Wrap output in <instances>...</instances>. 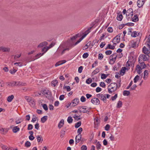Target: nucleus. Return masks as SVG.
Instances as JSON below:
<instances>
[{
    "label": "nucleus",
    "instance_id": "f257e3e1",
    "mask_svg": "<svg viewBox=\"0 0 150 150\" xmlns=\"http://www.w3.org/2000/svg\"><path fill=\"white\" fill-rule=\"evenodd\" d=\"M79 37V34H76L74 36L71 38L70 40H68L64 45L66 46V48L63 50L61 54H63L66 51H68L72 47L75 46L74 44V40Z\"/></svg>",
    "mask_w": 150,
    "mask_h": 150
},
{
    "label": "nucleus",
    "instance_id": "f03ea898",
    "mask_svg": "<svg viewBox=\"0 0 150 150\" xmlns=\"http://www.w3.org/2000/svg\"><path fill=\"white\" fill-rule=\"evenodd\" d=\"M145 45L149 49H148L145 46H144L142 48V52L144 54L149 55L150 54V41L148 39Z\"/></svg>",
    "mask_w": 150,
    "mask_h": 150
},
{
    "label": "nucleus",
    "instance_id": "7ed1b4c3",
    "mask_svg": "<svg viewBox=\"0 0 150 150\" xmlns=\"http://www.w3.org/2000/svg\"><path fill=\"white\" fill-rule=\"evenodd\" d=\"M149 58V56L148 54H141L140 55L139 57V62H140V61H146L148 60Z\"/></svg>",
    "mask_w": 150,
    "mask_h": 150
},
{
    "label": "nucleus",
    "instance_id": "20e7f679",
    "mask_svg": "<svg viewBox=\"0 0 150 150\" xmlns=\"http://www.w3.org/2000/svg\"><path fill=\"white\" fill-rule=\"evenodd\" d=\"M25 99L27 102L29 103L30 105L31 106H33L35 104V101L34 99L28 96H26Z\"/></svg>",
    "mask_w": 150,
    "mask_h": 150
},
{
    "label": "nucleus",
    "instance_id": "39448f33",
    "mask_svg": "<svg viewBox=\"0 0 150 150\" xmlns=\"http://www.w3.org/2000/svg\"><path fill=\"white\" fill-rule=\"evenodd\" d=\"M42 94L44 95L47 98L49 99L50 98L51 93L48 90L44 89L42 90Z\"/></svg>",
    "mask_w": 150,
    "mask_h": 150
},
{
    "label": "nucleus",
    "instance_id": "423d86ee",
    "mask_svg": "<svg viewBox=\"0 0 150 150\" xmlns=\"http://www.w3.org/2000/svg\"><path fill=\"white\" fill-rule=\"evenodd\" d=\"M79 98H77L74 99L73 100L72 102L70 103L69 106H75L78 104V103L79 102Z\"/></svg>",
    "mask_w": 150,
    "mask_h": 150
},
{
    "label": "nucleus",
    "instance_id": "0eeeda50",
    "mask_svg": "<svg viewBox=\"0 0 150 150\" xmlns=\"http://www.w3.org/2000/svg\"><path fill=\"white\" fill-rule=\"evenodd\" d=\"M91 102L93 104L98 105L99 104L100 101L99 99L97 98H94L91 99Z\"/></svg>",
    "mask_w": 150,
    "mask_h": 150
},
{
    "label": "nucleus",
    "instance_id": "6e6552de",
    "mask_svg": "<svg viewBox=\"0 0 150 150\" xmlns=\"http://www.w3.org/2000/svg\"><path fill=\"white\" fill-rule=\"evenodd\" d=\"M91 28H88L87 30L86 31V32H88L87 34H84L81 38H80L79 40L77 41L74 44V45H77L78 43H79L90 32V29Z\"/></svg>",
    "mask_w": 150,
    "mask_h": 150
},
{
    "label": "nucleus",
    "instance_id": "1a4fd4ad",
    "mask_svg": "<svg viewBox=\"0 0 150 150\" xmlns=\"http://www.w3.org/2000/svg\"><path fill=\"white\" fill-rule=\"evenodd\" d=\"M117 87H108V92L109 93H111L115 91L117 88Z\"/></svg>",
    "mask_w": 150,
    "mask_h": 150
},
{
    "label": "nucleus",
    "instance_id": "9d476101",
    "mask_svg": "<svg viewBox=\"0 0 150 150\" xmlns=\"http://www.w3.org/2000/svg\"><path fill=\"white\" fill-rule=\"evenodd\" d=\"M97 97L100 99L104 101L106 100V98L105 96L102 94H98L97 95Z\"/></svg>",
    "mask_w": 150,
    "mask_h": 150
},
{
    "label": "nucleus",
    "instance_id": "9b49d317",
    "mask_svg": "<svg viewBox=\"0 0 150 150\" xmlns=\"http://www.w3.org/2000/svg\"><path fill=\"white\" fill-rule=\"evenodd\" d=\"M145 0H138L137 1L138 6L140 8L143 6L145 3Z\"/></svg>",
    "mask_w": 150,
    "mask_h": 150
},
{
    "label": "nucleus",
    "instance_id": "f8f14e48",
    "mask_svg": "<svg viewBox=\"0 0 150 150\" xmlns=\"http://www.w3.org/2000/svg\"><path fill=\"white\" fill-rule=\"evenodd\" d=\"M120 35H117L113 39L112 42H116L117 43H118L120 41Z\"/></svg>",
    "mask_w": 150,
    "mask_h": 150
},
{
    "label": "nucleus",
    "instance_id": "ddd939ff",
    "mask_svg": "<svg viewBox=\"0 0 150 150\" xmlns=\"http://www.w3.org/2000/svg\"><path fill=\"white\" fill-rule=\"evenodd\" d=\"M0 50L3 52H8L10 51V48L8 47H6L3 46L0 47Z\"/></svg>",
    "mask_w": 150,
    "mask_h": 150
},
{
    "label": "nucleus",
    "instance_id": "4468645a",
    "mask_svg": "<svg viewBox=\"0 0 150 150\" xmlns=\"http://www.w3.org/2000/svg\"><path fill=\"white\" fill-rule=\"evenodd\" d=\"M143 69L141 68L139 64H138L137 65L136 70L137 73L139 74H140L142 73V70Z\"/></svg>",
    "mask_w": 150,
    "mask_h": 150
},
{
    "label": "nucleus",
    "instance_id": "2eb2a0df",
    "mask_svg": "<svg viewBox=\"0 0 150 150\" xmlns=\"http://www.w3.org/2000/svg\"><path fill=\"white\" fill-rule=\"evenodd\" d=\"M81 138V134H78L77 135L76 137V144L77 143H79Z\"/></svg>",
    "mask_w": 150,
    "mask_h": 150
},
{
    "label": "nucleus",
    "instance_id": "dca6fc26",
    "mask_svg": "<svg viewBox=\"0 0 150 150\" xmlns=\"http://www.w3.org/2000/svg\"><path fill=\"white\" fill-rule=\"evenodd\" d=\"M126 15L127 16L131 15L132 16L133 15V12L132 9L131 8H130L127 10Z\"/></svg>",
    "mask_w": 150,
    "mask_h": 150
},
{
    "label": "nucleus",
    "instance_id": "f3484780",
    "mask_svg": "<svg viewBox=\"0 0 150 150\" xmlns=\"http://www.w3.org/2000/svg\"><path fill=\"white\" fill-rule=\"evenodd\" d=\"M144 74L143 78L144 79H146L148 76L149 71L147 70H145L144 71Z\"/></svg>",
    "mask_w": 150,
    "mask_h": 150
},
{
    "label": "nucleus",
    "instance_id": "a211bd4d",
    "mask_svg": "<svg viewBox=\"0 0 150 150\" xmlns=\"http://www.w3.org/2000/svg\"><path fill=\"white\" fill-rule=\"evenodd\" d=\"M128 70V69L126 68L125 67H122L120 71V73L121 75L122 76L123 75L125 74V70Z\"/></svg>",
    "mask_w": 150,
    "mask_h": 150
},
{
    "label": "nucleus",
    "instance_id": "6ab92c4d",
    "mask_svg": "<svg viewBox=\"0 0 150 150\" xmlns=\"http://www.w3.org/2000/svg\"><path fill=\"white\" fill-rule=\"evenodd\" d=\"M116 58L115 57L112 58L110 57V61H109V63L110 64H113L115 61H116Z\"/></svg>",
    "mask_w": 150,
    "mask_h": 150
},
{
    "label": "nucleus",
    "instance_id": "aec40b11",
    "mask_svg": "<svg viewBox=\"0 0 150 150\" xmlns=\"http://www.w3.org/2000/svg\"><path fill=\"white\" fill-rule=\"evenodd\" d=\"M64 125V120L62 119L60 121L58 125V127L59 129L61 128Z\"/></svg>",
    "mask_w": 150,
    "mask_h": 150
},
{
    "label": "nucleus",
    "instance_id": "412c9836",
    "mask_svg": "<svg viewBox=\"0 0 150 150\" xmlns=\"http://www.w3.org/2000/svg\"><path fill=\"white\" fill-rule=\"evenodd\" d=\"M8 131V129L7 128H1L0 129V132L3 134L6 133Z\"/></svg>",
    "mask_w": 150,
    "mask_h": 150
},
{
    "label": "nucleus",
    "instance_id": "4be33fe9",
    "mask_svg": "<svg viewBox=\"0 0 150 150\" xmlns=\"http://www.w3.org/2000/svg\"><path fill=\"white\" fill-rule=\"evenodd\" d=\"M47 45V42H44L41 43L38 46V47H41L44 46H46Z\"/></svg>",
    "mask_w": 150,
    "mask_h": 150
},
{
    "label": "nucleus",
    "instance_id": "5701e85b",
    "mask_svg": "<svg viewBox=\"0 0 150 150\" xmlns=\"http://www.w3.org/2000/svg\"><path fill=\"white\" fill-rule=\"evenodd\" d=\"M16 86H24L26 85V83H23L20 81H16Z\"/></svg>",
    "mask_w": 150,
    "mask_h": 150
},
{
    "label": "nucleus",
    "instance_id": "b1692460",
    "mask_svg": "<svg viewBox=\"0 0 150 150\" xmlns=\"http://www.w3.org/2000/svg\"><path fill=\"white\" fill-rule=\"evenodd\" d=\"M20 128L17 126H15L13 127L12 129L13 132L15 133H16L17 132L19 131Z\"/></svg>",
    "mask_w": 150,
    "mask_h": 150
},
{
    "label": "nucleus",
    "instance_id": "393cba45",
    "mask_svg": "<svg viewBox=\"0 0 150 150\" xmlns=\"http://www.w3.org/2000/svg\"><path fill=\"white\" fill-rule=\"evenodd\" d=\"M36 137L38 142H39L41 141V143L43 141V138L41 135H38Z\"/></svg>",
    "mask_w": 150,
    "mask_h": 150
},
{
    "label": "nucleus",
    "instance_id": "a878e982",
    "mask_svg": "<svg viewBox=\"0 0 150 150\" xmlns=\"http://www.w3.org/2000/svg\"><path fill=\"white\" fill-rule=\"evenodd\" d=\"M80 112H83V113H86L87 112V110H86V108H84V106H82L80 108Z\"/></svg>",
    "mask_w": 150,
    "mask_h": 150
},
{
    "label": "nucleus",
    "instance_id": "bb28decb",
    "mask_svg": "<svg viewBox=\"0 0 150 150\" xmlns=\"http://www.w3.org/2000/svg\"><path fill=\"white\" fill-rule=\"evenodd\" d=\"M139 63L140 64V65H139L141 68L144 69L146 67V66L144 62H142V61H140V62H139Z\"/></svg>",
    "mask_w": 150,
    "mask_h": 150
},
{
    "label": "nucleus",
    "instance_id": "cd10ccee",
    "mask_svg": "<svg viewBox=\"0 0 150 150\" xmlns=\"http://www.w3.org/2000/svg\"><path fill=\"white\" fill-rule=\"evenodd\" d=\"M132 21L134 22H136L138 21V18L137 14L135 15L133 18H132Z\"/></svg>",
    "mask_w": 150,
    "mask_h": 150
},
{
    "label": "nucleus",
    "instance_id": "c85d7f7f",
    "mask_svg": "<svg viewBox=\"0 0 150 150\" xmlns=\"http://www.w3.org/2000/svg\"><path fill=\"white\" fill-rule=\"evenodd\" d=\"M14 98V96L11 95L8 97L7 100L9 102H11Z\"/></svg>",
    "mask_w": 150,
    "mask_h": 150
},
{
    "label": "nucleus",
    "instance_id": "c756f323",
    "mask_svg": "<svg viewBox=\"0 0 150 150\" xmlns=\"http://www.w3.org/2000/svg\"><path fill=\"white\" fill-rule=\"evenodd\" d=\"M139 34V33H138L137 32L134 31L132 33L131 35L132 37H135L138 36Z\"/></svg>",
    "mask_w": 150,
    "mask_h": 150
},
{
    "label": "nucleus",
    "instance_id": "7c9ffc66",
    "mask_svg": "<svg viewBox=\"0 0 150 150\" xmlns=\"http://www.w3.org/2000/svg\"><path fill=\"white\" fill-rule=\"evenodd\" d=\"M47 116H45L41 118V121L42 123H44L47 120Z\"/></svg>",
    "mask_w": 150,
    "mask_h": 150
},
{
    "label": "nucleus",
    "instance_id": "2f4dec72",
    "mask_svg": "<svg viewBox=\"0 0 150 150\" xmlns=\"http://www.w3.org/2000/svg\"><path fill=\"white\" fill-rule=\"evenodd\" d=\"M130 94L129 91L125 90L123 92V95L124 96H128Z\"/></svg>",
    "mask_w": 150,
    "mask_h": 150
},
{
    "label": "nucleus",
    "instance_id": "473e14b6",
    "mask_svg": "<svg viewBox=\"0 0 150 150\" xmlns=\"http://www.w3.org/2000/svg\"><path fill=\"white\" fill-rule=\"evenodd\" d=\"M122 102L121 101L119 100L117 104V108H120L122 107Z\"/></svg>",
    "mask_w": 150,
    "mask_h": 150
},
{
    "label": "nucleus",
    "instance_id": "72a5a7b5",
    "mask_svg": "<svg viewBox=\"0 0 150 150\" xmlns=\"http://www.w3.org/2000/svg\"><path fill=\"white\" fill-rule=\"evenodd\" d=\"M123 18V16L122 14H120L117 16V19L119 21H121Z\"/></svg>",
    "mask_w": 150,
    "mask_h": 150
},
{
    "label": "nucleus",
    "instance_id": "f704fd0d",
    "mask_svg": "<svg viewBox=\"0 0 150 150\" xmlns=\"http://www.w3.org/2000/svg\"><path fill=\"white\" fill-rule=\"evenodd\" d=\"M131 46L133 48H135L136 47V44L137 42H134L133 41H132L131 42Z\"/></svg>",
    "mask_w": 150,
    "mask_h": 150
},
{
    "label": "nucleus",
    "instance_id": "c9c22d12",
    "mask_svg": "<svg viewBox=\"0 0 150 150\" xmlns=\"http://www.w3.org/2000/svg\"><path fill=\"white\" fill-rule=\"evenodd\" d=\"M58 83V82L57 80H56L53 81L51 82V85L52 86H55Z\"/></svg>",
    "mask_w": 150,
    "mask_h": 150
},
{
    "label": "nucleus",
    "instance_id": "e433bc0d",
    "mask_svg": "<svg viewBox=\"0 0 150 150\" xmlns=\"http://www.w3.org/2000/svg\"><path fill=\"white\" fill-rule=\"evenodd\" d=\"M44 54V53H40L37 54V55L35 56V59H37L39 58L42 56Z\"/></svg>",
    "mask_w": 150,
    "mask_h": 150
},
{
    "label": "nucleus",
    "instance_id": "4c0bfd02",
    "mask_svg": "<svg viewBox=\"0 0 150 150\" xmlns=\"http://www.w3.org/2000/svg\"><path fill=\"white\" fill-rule=\"evenodd\" d=\"M111 86L117 88V85L115 83H111L109 85L108 87Z\"/></svg>",
    "mask_w": 150,
    "mask_h": 150
},
{
    "label": "nucleus",
    "instance_id": "58836bf2",
    "mask_svg": "<svg viewBox=\"0 0 150 150\" xmlns=\"http://www.w3.org/2000/svg\"><path fill=\"white\" fill-rule=\"evenodd\" d=\"M101 144H100L99 142H98L96 144V148L98 150H99L101 148Z\"/></svg>",
    "mask_w": 150,
    "mask_h": 150
},
{
    "label": "nucleus",
    "instance_id": "ea45409f",
    "mask_svg": "<svg viewBox=\"0 0 150 150\" xmlns=\"http://www.w3.org/2000/svg\"><path fill=\"white\" fill-rule=\"evenodd\" d=\"M73 120L71 117L69 116L68 117L67 121L70 124L72 122Z\"/></svg>",
    "mask_w": 150,
    "mask_h": 150
},
{
    "label": "nucleus",
    "instance_id": "a19ab883",
    "mask_svg": "<svg viewBox=\"0 0 150 150\" xmlns=\"http://www.w3.org/2000/svg\"><path fill=\"white\" fill-rule=\"evenodd\" d=\"M31 143L30 142L28 141L26 142L25 144V146L27 147H29Z\"/></svg>",
    "mask_w": 150,
    "mask_h": 150
},
{
    "label": "nucleus",
    "instance_id": "79ce46f5",
    "mask_svg": "<svg viewBox=\"0 0 150 150\" xmlns=\"http://www.w3.org/2000/svg\"><path fill=\"white\" fill-rule=\"evenodd\" d=\"M81 121H79L78 122L76 123L75 127L76 128H78L81 125Z\"/></svg>",
    "mask_w": 150,
    "mask_h": 150
},
{
    "label": "nucleus",
    "instance_id": "37998d69",
    "mask_svg": "<svg viewBox=\"0 0 150 150\" xmlns=\"http://www.w3.org/2000/svg\"><path fill=\"white\" fill-rule=\"evenodd\" d=\"M139 76L138 75L136 76L134 79V82L136 83L139 79Z\"/></svg>",
    "mask_w": 150,
    "mask_h": 150
},
{
    "label": "nucleus",
    "instance_id": "c03bdc74",
    "mask_svg": "<svg viewBox=\"0 0 150 150\" xmlns=\"http://www.w3.org/2000/svg\"><path fill=\"white\" fill-rule=\"evenodd\" d=\"M108 48L110 49L114 50L115 48V46L114 45H111L110 44H109L108 45Z\"/></svg>",
    "mask_w": 150,
    "mask_h": 150
},
{
    "label": "nucleus",
    "instance_id": "a18cd8bd",
    "mask_svg": "<svg viewBox=\"0 0 150 150\" xmlns=\"http://www.w3.org/2000/svg\"><path fill=\"white\" fill-rule=\"evenodd\" d=\"M49 50L47 47H45L43 48L42 50V52L43 53H45Z\"/></svg>",
    "mask_w": 150,
    "mask_h": 150
},
{
    "label": "nucleus",
    "instance_id": "49530a36",
    "mask_svg": "<svg viewBox=\"0 0 150 150\" xmlns=\"http://www.w3.org/2000/svg\"><path fill=\"white\" fill-rule=\"evenodd\" d=\"M100 120L97 118L96 119H95L94 120V124L95 126L98 125V124L99 123Z\"/></svg>",
    "mask_w": 150,
    "mask_h": 150
},
{
    "label": "nucleus",
    "instance_id": "de8ad7c7",
    "mask_svg": "<svg viewBox=\"0 0 150 150\" xmlns=\"http://www.w3.org/2000/svg\"><path fill=\"white\" fill-rule=\"evenodd\" d=\"M108 76V75L107 74H101V78L102 79H105L107 78Z\"/></svg>",
    "mask_w": 150,
    "mask_h": 150
},
{
    "label": "nucleus",
    "instance_id": "09e8293b",
    "mask_svg": "<svg viewBox=\"0 0 150 150\" xmlns=\"http://www.w3.org/2000/svg\"><path fill=\"white\" fill-rule=\"evenodd\" d=\"M92 81V80L91 78H88L87 79L86 81V82L88 84H90Z\"/></svg>",
    "mask_w": 150,
    "mask_h": 150
},
{
    "label": "nucleus",
    "instance_id": "8fccbe9b",
    "mask_svg": "<svg viewBox=\"0 0 150 150\" xmlns=\"http://www.w3.org/2000/svg\"><path fill=\"white\" fill-rule=\"evenodd\" d=\"M14 64L17 66L21 67L23 66V65L21 62H16Z\"/></svg>",
    "mask_w": 150,
    "mask_h": 150
},
{
    "label": "nucleus",
    "instance_id": "3c124183",
    "mask_svg": "<svg viewBox=\"0 0 150 150\" xmlns=\"http://www.w3.org/2000/svg\"><path fill=\"white\" fill-rule=\"evenodd\" d=\"M117 97V94H115L114 96H112L111 98V99L112 100L114 101L115 100Z\"/></svg>",
    "mask_w": 150,
    "mask_h": 150
},
{
    "label": "nucleus",
    "instance_id": "603ef678",
    "mask_svg": "<svg viewBox=\"0 0 150 150\" xmlns=\"http://www.w3.org/2000/svg\"><path fill=\"white\" fill-rule=\"evenodd\" d=\"M99 72V70L98 69H96L95 70H94L93 72L92 73V74L93 75H95Z\"/></svg>",
    "mask_w": 150,
    "mask_h": 150
},
{
    "label": "nucleus",
    "instance_id": "864d4df0",
    "mask_svg": "<svg viewBox=\"0 0 150 150\" xmlns=\"http://www.w3.org/2000/svg\"><path fill=\"white\" fill-rule=\"evenodd\" d=\"M117 54L116 53H114V54H112L110 56V57H112V58L115 57V58H117Z\"/></svg>",
    "mask_w": 150,
    "mask_h": 150
},
{
    "label": "nucleus",
    "instance_id": "5fc2aeb1",
    "mask_svg": "<svg viewBox=\"0 0 150 150\" xmlns=\"http://www.w3.org/2000/svg\"><path fill=\"white\" fill-rule=\"evenodd\" d=\"M88 56V53L86 52L85 53L83 54V57L84 59L86 58H87Z\"/></svg>",
    "mask_w": 150,
    "mask_h": 150
},
{
    "label": "nucleus",
    "instance_id": "6e6d98bb",
    "mask_svg": "<svg viewBox=\"0 0 150 150\" xmlns=\"http://www.w3.org/2000/svg\"><path fill=\"white\" fill-rule=\"evenodd\" d=\"M100 86L103 88H105L106 85L105 83L104 82H101L100 83Z\"/></svg>",
    "mask_w": 150,
    "mask_h": 150
},
{
    "label": "nucleus",
    "instance_id": "4d7b16f0",
    "mask_svg": "<svg viewBox=\"0 0 150 150\" xmlns=\"http://www.w3.org/2000/svg\"><path fill=\"white\" fill-rule=\"evenodd\" d=\"M42 107L45 110H48V108L47 105L45 104H43Z\"/></svg>",
    "mask_w": 150,
    "mask_h": 150
},
{
    "label": "nucleus",
    "instance_id": "13d9d810",
    "mask_svg": "<svg viewBox=\"0 0 150 150\" xmlns=\"http://www.w3.org/2000/svg\"><path fill=\"white\" fill-rule=\"evenodd\" d=\"M110 128V126L108 124H107L106 125L105 127V129L106 131H108Z\"/></svg>",
    "mask_w": 150,
    "mask_h": 150
},
{
    "label": "nucleus",
    "instance_id": "bf43d9fd",
    "mask_svg": "<svg viewBox=\"0 0 150 150\" xmlns=\"http://www.w3.org/2000/svg\"><path fill=\"white\" fill-rule=\"evenodd\" d=\"M17 71V70L14 69L10 70V72L12 74H14Z\"/></svg>",
    "mask_w": 150,
    "mask_h": 150
},
{
    "label": "nucleus",
    "instance_id": "052dcab7",
    "mask_svg": "<svg viewBox=\"0 0 150 150\" xmlns=\"http://www.w3.org/2000/svg\"><path fill=\"white\" fill-rule=\"evenodd\" d=\"M112 51L110 50H107L105 52V54H106L108 55H110L112 54Z\"/></svg>",
    "mask_w": 150,
    "mask_h": 150
},
{
    "label": "nucleus",
    "instance_id": "680f3d73",
    "mask_svg": "<svg viewBox=\"0 0 150 150\" xmlns=\"http://www.w3.org/2000/svg\"><path fill=\"white\" fill-rule=\"evenodd\" d=\"M83 69V67L82 66L80 67L78 69V72L79 73H81L82 72V70Z\"/></svg>",
    "mask_w": 150,
    "mask_h": 150
},
{
    "label": "nucleus",
    "instance_id": "e2e57ef3",
    "mask_svg": "<svg viewBox=\"0 0 150 150\" xmlns=\"http://www.w3.org/2000/svg\"><path fill=\"white\" fill-rule=\"evenodd\" d=\"M137 86L136 84H135L130 89V90H135Z\"/></svg>",
    "mask_w": 150,
    "mask_h": 150
},
{
    "label": "nucleus",
    "instance_id": "0e129e2a",
    "mask_svg": "<svg viewBox=\"0 0 150 150\" xmlns=\"http://www.w3.org/2000/svg\"><path fill=\"white\" fill-rule=\"evenodd\" d=\"M81 101L82 102H84L86 100V98L84 96H82L81 98Z\"/></svg>",
    "mask_w": 150,
    "mask_h": 150
},
{
    "label": "nucleus",
    "instance_id": "69168bd1",
    "mask_svg": "<svg viewBox=\"0 0 150 150\" xmlns=\"http://www.w3.org/2000/svg\"><path fill=\"white\" fill-rule=\"evenodd\" d=\"M55 45L54 42H52L49 45L48 47H47L48 49H50V48L52 47Z\"/></svg>",
    "mask_w": 150,
    "mask_h": 150
},
{
    "label": "nucleus",
    "instance_id": "338daca9",
    "mask_svg": "<svg viewBox=\"0 0 150 150\" xmlns=\"http://www.w3.org/2000/svg\"><path fill=\"white\" fill-rule=\"evenodd\" d=\"M33 128V126L31 124H29L28 126V130H31Z\"/></svg>",
    "mask_w": 150,
    "mask_h": 150
},
{
    "label": "nucleus",
    "instance_id": "774afa93",
    "mask_svg": "<svg viewBox=\"0 0 150 150\" xmlns=\"http://www.w3.org/2000/svg\"><path fill=\"white\" fill-rule=\"evenodd\" d=\"M107 30L108 31L109 33H112L113 31V29L111 27H108V28Z\"/></svg>",
    "mask_w": 150,
    "mask_h": 150
}]
</instances>
